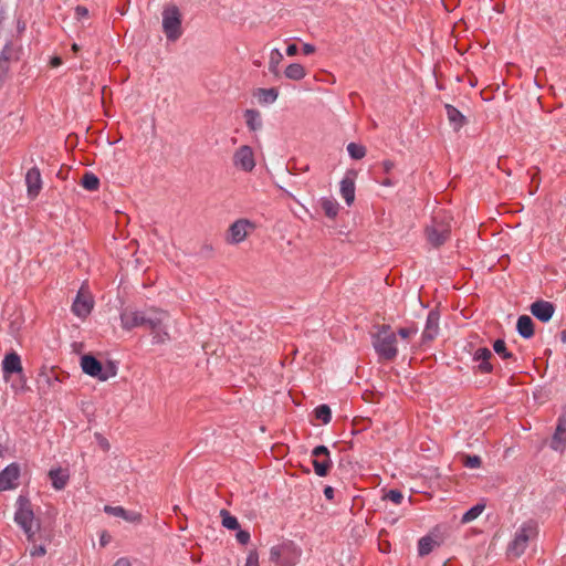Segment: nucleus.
I'll return each instance as SVG.
<instances>
[{
	"instance_id": "obj_46",
	"label": "nucleus",
	"mask_w": 566,
	"mask_h": 566,
	"mask_svg": "<svg viewBox=\"0 0 566 566\" xmlns=\"http://www.w3.org/2000/svg\"><path fill=\"white\" fill-rule=\"evenodd\" d=\"M75 12L78 18H83L88 14V10L85 7L81 6L76 7Z\"/></svg>"
},
{
	"instance_id": "obj_31",
	"label": "nucleus",
	"mask_w": 566,
	"mask_h": 566,
	"mask_svg": "<svg viewBox=\"0 0 566 566\" xmlns=\"http://www.w3.org/2000/svg\"><path fill=\"white\" fill-rule=\"evenodd\" d=\"M81 185L86 190L95 191L98 189L99 180L94 174L86 172L82 177Z\"/></svg>"
},
{
	"instance_id": "obj_11",
	"label": "nucleus",
	"mask_w": 566,
	"mask_h": 566,
	"mask_svg": "<svg viewBox=\"0 0 566 566\" xmlns=\"http://www.w3.org/2000/svg\"><path fill=\"white\" fill-rule=\"evenodd\" d=\"M20 465L11 463L0 472V492L14 490L19 485Z\"/></svg>"
},
{
	"instance_id": "obj_34",
	"label": "nucleus",
	"mask_w": 566,
	"mask_h": 566,
	"mask_svg": "<svg viewBox=\"0 0 566 566\" xmlns=\"http://www.w3.org/2000/svg\"><path fill=\"white\" fill-rule=\"evenodd\" d=\"M220 515L222 517V525L228 530H238L240 524L238 518L231 515L227 510H221Z\"/></svg>"
},
{
	"instance_id": "obj_40",
	"label": "nucleus",
	"mask_w": 566,
	"mask_h": 566,
	"mask_svg": "<svg viewBox=\"0 0 566 566\" xmlns=\"http://www.w3.org/2000/svg\"><path fill=\"white\" fill-rule=\"evenodd\" d=\"M384 499L391 501L394 504L399 505L403 500V494L398 490H390Z\"/></svg>"
},
{
	"instance_id": "obj_45",
	"label": "nucleus",
	"mask_w": 566,
	"mask_h": 566,
	"mask_svg": "<svg viewBox=\"0 0 566 566\" xmlns=\"http://www.w3.org/2000/svg\"><path fill=\"white\" fill-rule=\"evenodd\" d=\"M111 535L107 532H103L99 536L101 546L105 547L111 542Z\"/></svg>"
},
{
	"instance_id": "obj_27",
	"label": "nucleus",
	"mask_w": 566,
	"mask_h": 566,
	"mask_svg": "<svg viewBox=\"0 0 566 566\" xmlns=\"http://www.w3.org/2000/svg\"><path fill=\"white\" fill-rule=\"evenodd\" d=\"M282 61H283V54L280 52L279 49H273L270 52L268 66H269V71L275 77H280V69H279V66H280Z\"/></svg>"
},
{
	"instance_id": "obj_8",
	"label": "nucleus",
	"mask_w": 566,
	"mask_h": 566,
	"mask_svg": "<svg viewBox=\"0 0 566 566\" xmlns=\"http://www.w3.org/2000/svg\"><path fill=\"white\" fill-rule=\"evenodd\" d=\"M450 232V223L439 216H436L432 224L426 229L428 241L434 247L443 244L448 240Z\"/></svg>"
},
{
	"instance_id": "obj_30",
	"label": "nucleus",
	"mask_w": 566,
	"mask_h": 566,
	"mask_svg": "<svg viewBox=\"0 0 566 566\" xmlns=\"http://www.w3.org/2000/svg\"><path fill=\"white\" fill-rule=\"evenodd\" d=\"M436 545H437V542L432 537H430V536L421 537L418 542L419 555L424 556V555L430 554Z\"/></svg>"
},
{
	"instance_id": "obj_29",
	"label": "nucleus",
	"mask_w": 566,
	"mask_h": 566,
	"mask_svg": "<svg viewBox=\"0 0 566 566\" xmlns=\"http://www.w3.org/2000/svg\"><path fill=\"white\" fill-rule=\"evenodd\" d=\"M255 96L259 98V102L270 104L276 101L277 91L275 88H259Z\"/></svg>"
},
{
	"instance_id": "obj_7",
	"label": "nucleus",
	"mask_w": 566,
	"mask_h": 566,
	"mask_svg": "<svg viewBox=\"0 0 566 566\" xmlns=\"http://www.w3.org/2000/svg\"><path fill=\"white\" fill-rule=\"evenodd\" d=\"M301 556V551L292 543L276 545L270 549V560L281 566H294Z\"/></svg>"
},
{
	"instance_id": "obj_16",
	"label": "nucleus",
	"mask_w": 566,
	"mask_h": 566,
	"mask_svg": "<svg viewBox=\"0 0 566 566\" xmlns=\"http://www.w3.org/2000/svg\"><path fill=\"white\" fill-rule=\"evenodd\" d=\"M551 448L555 451H564L566 448V415L557 420L555 433L551 441Z\"/></svg>"
},
{
	"instance_id": "obj_58",
	"label": "nucleus",
	"mask_w": 566,
	"mask_h": 566,
	"mask_svg": "<svg viewBox=\"0 0 566 566\" xmlns=\"http://www.w3.org/2000/svg\"><path fill=\"white\" fill-rule=\"evenodd\" d=\"M563 339L566 340V331L563 332Z\"/></svg>"
},
{
	"instance_id": "obj_38",
	"label": "nucleus",
	"mask_w": 566,
	"mask_h": 566,
	"mask_svg": "<svg viewBox=\"0 0 566 566\" xmlns=\"http://www.w3.org/2000/svg\"><path fill=\"white\" fill-rule=\"evenodd\" d=\"M493 349L496 354L502 356L504 359L512 358L513 355L506 349V344L503 339H496L493 344Z\"/></svg>"
},
{
	"instance_id": "obj_39",
	"label": "nucleus",
	"mask_w": 566,
	"mask_h": 566,
	"mask_svg": "<svg viewBox=\"0 0 566 566\" xmlns=\"http://www.w3.org/2000/svg\"><path fill=\"white\" fill-rule=\"evenodd\" d=\"M463 464L470 469H476L481 465V458L478 455H464Z\"/></svg>"
},
{
	"instance_id": "obj_41",
	"label": "nucleus",
	"mask_w": 566,
	"mask_h": 566,
	"mask_svg": "<svg viewBox=\"0 0 566 566\" xmlns=\"http://www.w3.org/2000/svg\"><path fill=\"white\" fill-rule=\"evenodd\" d=\"M416 327H402L398 331V335L400 336L401 340L408 342L412 336L417 334Z\"/></svg>"
},
{
	"instance_id": "obj_10",
	"label": "nucleus",
	"mask_w": 566,
	"mask_h": 566,
	"mask_svg": "<svg viewBox=\"0 0 566 566\" xmlns=\"http://www.w3.org/2000/svg\"><path fill=\"white\" fill-rule=\"evenodd\" d=\"M312 464L318 476H326L332 468V460L328 449L325 446H317L312 451Z\"/></svg>"
},
{
	"instance_id": "obj_54",
	"label": "nucleus",
	"mask_w": 566,
	"mask_h": 566,
	"mask_svg": "<svg viewBox=\"0 0 566 566\" xmlns=\"http://www.w3.org/2000/svg\"><path fill=\"white\" fill-rule=\"evenodd\" d=\"M388 547H389V544H388V543H386V544L384 545V547L380 545V549H381L382 552H387V551H388Z\"/></svg>"
},
{
	"instance_id": "obj_4",
	"label": "nucleus",
	"mask_w": 566,
	"mask_h": 566,
	"mask_svg": "<svg viewBox=\"0 0 566 566\" xmlns=\"http://www.w3.org/2000/svg\"><path fill=\"white\" fill-rule=\"evenodd\" d=\"M374 347L381 359L392 360L397 356V336L389 326H381L374 336Z\"/></svg>"
},
{
	"instance_id": "obj_24",
	"label": "nucleus",
	"mask_w": 566,
	"mask_h": 566,
	"mask_svg": "<svg viewBox=\"0 0 566 566\" xmlns=\"http://www.w3.org/2000/svg\"><path fill=\"white\" fill-rule=\"evenodd\" d=\"M245 124L251 132L260 130L263 126L262 117L259 111L247 109L244 112Z\"/></svg>"
},
{
	"instance_id": "obj_13",
	"label": "nucleus",
	"mask_w": 566,
	"mask_h": 566,
	"mask_svg": "<svg viewBox=\"0 0 566 566\" xmlns=\"http://www.w3.org/2000/svg\"><path fill=\"white\" fill-rule=\"evenodd\" d=\"M92 308L93 300L91 295L87 292L83 291V289H81L72 305L73 313L76 316L84 318L91 313Z\"/></svg>"
},
{
	"instance_id": "obj_32",
	"label": "nucleus",
	"mask_w": 566,
	"mask_h": 566,
	"mask_svg": "<svg viewBox=\"0 0 566 566\" xmlns=\"http://www.w3.org/2000/svg\"><path fill=\"white\" fill-rule=\"evenodd\" d=\"M485 509V505L484 504H476L474 505L473 507H471L469 511H467L462 518H461V522L463 524H467V523H470L472 521H474L475 518H478L482 512L484 511Z\"/></svg>"
},
{
	"instance_id": "obj_23",
	"label": "nucleus",
	"mask_w": 566,
	"mask_h": 566,
	"mask_svg": "<svg viewBox=\"0 0 566 566\" xmlns=\"http://www.w3.org/2000/svg\"><path fill=\"white\" fill-rule=\"evenodd\" d=\"M516 328L524 338H531L534 335V324L530 316L522 315L517 319Z\"/></svg>"
},
{
	"instance_id": "obj_9",
	"label": "nucleus",
	"mask_w": 566,
	"mask_h": 566,
	"mask_svg": "<svg viewBox=\"0 0 566 566\" xmlns=\"http://www.w3.org/2000/svg\"><path fill=\"white\" fill-rule=\"evenodd\" d=\"M232 161L237 169L244 172L252 171L256 165L254 151L248 145H242L234 151Z\"/></svg>"
},
{
	"instance_id": "obj_25",
	"label": "nucleus",
	"mask_w": 566,
	"mask_h": 566,
	"mask_svg": "<svg viewBox=\"0 0 566 566\" xmlns=\"http://www.w3.org/2000/svg\"><path fill=\"white\" fill-rule=\"evenodd\" d=\"M447 117L455 130H459L465 123V117L454 106L446 105Z\"/></svg>"
},
{
	"instance_id": "obj_56",
	"label": "nucleus",
	"mask_w": 566,
	"mask_h": 566,
	"mask_svg": "<svg viewBox=\"0 0 566 566\" xmlns=\"http://www.w3.org/2000/svg\"><path fill=\"white\" fill-rule=\"evenodd\" d=\"M293 557H294V554H293V553H287V554L285 555V558H286V559H293Z\"/></svg>"
},
{
	"instance_id": "obj_18",
	"label": "nucleus",
	"mask_w": 566,
	"mask_h": 566,
	"mask_svg": "<svg viewBox=\"0 0 566 566\" xmlns=\"http://www.w3.org/2000/svg\"><path fill=\"white\" fill-rule=\"evenodd\" d=\"M104 512L108 515L120 517L128 523H139L142 520L140 513L127 511L123 506L105 505Z\"/></svg>"
},
{
	"instance_id": "obj_15",
	"label": "nucleus",
	"mask_w": 566,
	"mask_h": 566,
	"mask_svg": "<svg viewBox=\"0 0 566 566\" xmlns=\"http://www.w3.org/2000/svg\"><path fill=\"white\" fill-rule=\"evenodd\" d=\"M25 185H27L28 196L31 199L36 198L42 189V178H41L39 168L32 167L27 171Z\"/></svg>"
},
{
	"instance_id": "obj_59",
	"label": "nucleus",
	"mask_w": 566,
	"mask_h": 566,
	"mask_svg": "<svg viewBox=\"0 0 566 566\" xmlns=\"http://www.w3.org/2000/svg\"><path fill=\"white\" fill-rule=\"evenodd\" d=\"M563 339L566 340V331L563 332Z\"/></svg>"
},
{
	"instance_id": "obj_12",
	"label": "nucleus",
	"mask_w": 566,
	"mask_h": 566,
	"mask_svg": "<svg viewBox=\"0 0 566 566\" xmlns=\"http://www.w3.org/2000/svg\"><path fill=\"white\" fill-rule=\"evenodd\" d=\"M252 228L253 226L249 220H237L229 228L227 241L232 244L242 242L248 237Z\"/></svg>"
},
{
	"instance_id": "obj_3",
	"label": "nucleus",
	"mask_w": 566,
	"mask_h": 566,
	"mask_svg": "<svg viewBox=\"0 0 566 566\" xmlns=\"http://www.w3.org/2000/svg\"><path fill=\"white\" fill-rule=\"evenodd\" d=\"M14 522L23 530L29 541H33V536L38 530L34 521V514L30 501L20 495L15 502Z\"/></svg>"
},
{
	"instance_id": "obj_37",
	"label": "nucleus",
	"mask_w": 566,
	"mask_h": 566,
	"mask_svg": "<svg viewBox=\"0 0 566 566\" xmlns=\"http://www.w3.org/2000/svg\"><path fill=\"white\" fill-rule=\"evenodd\" d=\"M10 50L6 46L0 54V80H2L9 70Z\"/></svg>"
},
{
	"instance_id": "obj_21",
	"label": "nucleus",
	"mask_w": 566,
	"mask_h": 566,
	"mask_svg": "<svg viewBox=\"0 0 566 566\" xmlns=\"http://www.w3.org/2000/svg\"><path fill=\"white\" fill-rule=\"evenodd\" d=\"M49 478L52 482V486L55 490H63L67 484L70 474H69L67 470L57 468V469H51L49 471Z\"/></svg>"
},
{
	"instance_id": "obj_57",
	"label": "nucleus",
	"mask_w": 566,
	"mask_h": 566,
	"mask_svg": "<svg viewBox=\"0 0 566 566\" xmlns=\"http://www.w3.org/2000/svg\"><path fill=\"white\" fill-rule=\"evenodd\" d=\"M72 50H73L74 52H77V51H78V45H77V44H73Z\"/></svg>"
},
{
	"instance_id": "obj_43",
	"label": "nucleus",
	"mask_w": 566,
	"mask_h": 566,
	"mask_svg": "<svg viewBox=\"0 0 566 566\" xmlns=\"http://www.w3.org/2000/svg\"><path fill=\"white\" fill-rule=\"evenodd\" d=\"M46 551H45V547L42 546V545H34L31 549H30V555L32 557H39V556H43L45 555Z\"/></svg>"
},
{
	"instance_id": "obj_26",
	"label": "nucleus",
	"mask_w": 566,
	"mask_h": 566,
	"mask_svg": "<svg viewBox=\"0 0 566 566\" xmlns=\"http://www.w3.org/2000/svg\"><path fill=\"white\" fill-rule=\"evenodd\" d=\"M340 193L347 205H352L355 200V184L350 178H344L340 181Z\"/></svg>"
},
{
	"instance_id": "obj_55",
	"label": "nucleus",
	"mask_w": 566,
	"mask_h": 566,
	"mask_svg": "<svg viewBox=\"0 0 566 566\" xmlns=\"http://www.w3.org/2000/svg\"><path fill=\"white\" fill-rule=\"evenodd\" d=\"M382 185H385V186H391L392 184H391L390 179H385V180L382 181Z\"/></svg>"
},
{
	"instance_id": "obj_33",
	"label": "nucleus",
	"mask_w": 566,
	"mask_h": 566,
	"mask_svg": "<svg viewBox=\"0 0 566 566\" xmlns=\"http://www.w3.org/2000/svg\"><path fill=\"white\" fill-rule=\"evenodd\" d=\"M322 209L328 218H335L338 213V203L333 199H323Z\"/></svg>"
},
{
	"instance_id": "obj_44",
	"label": "nucleus",
	"mask_w": 566,
	"mask_h": 566,
	"mask_svg": "<svg viewBox=\"0 0 566 566\" xmlns=\"http://www.w3.org/2000/svg\"><path fill=\"white\" fill-rule=\"evenodd\" d=\"M237 539H238L239 543L245 545L250 541V533L247 532V531H239L237 533Z\"/></svg>"
},
{
	"instance_id": "obj_5",
	"label": "nucleus",
	"mask_w": 566,
	"mask_h": 566,
	"mask_svg": "<svg viewBox=\"0 0 566 566\" xmlns=\"http://www.w3.org/2000/svg\"><path fill=\"white\" fill-rule=\"evenodd\" d=\"M163 31L168 41L176 42L182 35V15L177 6L171 4L163 10Z\"/></svg>"
},
{
	"instance_id": "obj_51",
	"label": "nucleus",
	"mask_w": 566,
	"mask_h": 566,
	"mask_svg": "<svg viewBox=\"0 0 566 566\" xmlns=\"http://www.w3.org/2000/svg\"><path fill=\"white\" fill-rule=\"evenodd\" d=\"M394 167V163L390 160H386L382 163V168L386 172H389Z\"/></svg>"
},
{
	"instance_id": "obj_36",
	"label": "nucleus",
	"mask_w": 566,
	"mask_h": 566,
	"mask_svg": "<svg viewBox=\"0 0 566 566\" xmlns=\"http://www.w3.org/2000/svg\"><path fill=\"white\" fill-rule=\"evenodd\" d=\"M347 151L354 159H361L366 155V148L363 145L356 143H349L347 145Z\"/></svg>"
},
{
	"instance_id": "obj_42",
	"label": "nucleus",
	"mask_w": 566,
	"mask_h": 566,
	"mask_svg": "<svg viewBox=\"0 0 566 566\" xmlns=\"http://www.w3.org/2000/svg\"><path fill=\"white\" fill-rule=\"evenodd\" d=\"M244 566H260L259 565V556H258V553L254 552V551H251L249 554H248V557H247V560H245V565Z\"/></svg>"
},
{
	"instance_id": "obj_52",
	"label": "nucleus",
	"mask_w": 566,
	"mask_h": 566,
	"mask_svg": "<svg viewBox=\"0 0 566 566\" xmlns=\"http://www.w3.org/2000/svg\"><path fill=\"white\" fill-rule=\"evenodd\" d=\"M61 64H62V60H61V57H59V56H54V57L51 60V65H52L53 67H57V66H60Z\"/></svg>"
},
{
	"instance_id": "obj_50",
	"label": "nucleus",
	"mask_w": 566,
	"mask_h": 566,
	"mask_svg": "<svg viewBox=\"0 0 566 566\" xmlns=\"http://www.w3.org/2000/svg\"><path fill=\"white\" fill-rule=\"evenodd\" d=\"M113 566H130V563L127 558L125 557H122V558H118L114 564Z\"/></svg>"
},
{
	"instance_id": "obj_49",
	"label": "nucleus",
	"mask_w": 566,
	"mask_h": 566,
	"mask_svg": "<svg viewBox=\"0 0 566 566\" xmlns=\"http://www.w3.org/2000/svg\"><path fill=\"white\" fill-rule=\"evenodd\" d=\"M286 54L289 56H294L297 54V46L295 44H290L287 48H286Z\"/></svg>"
},
{
	"instance_id": "obj_14",
	"label": "nucleus",
	"mask_w": 566,
	"mask_h": 566,
	"mask_svg": "<svg viewBox=\"0 0 566 566\" xmlns=\"http://www.w3.org/2000/svg\"><path fill=\"white\" fill-rule=\"evenodd\" d=\"M145 315H146V310L145 311H135V310L126 308L120 314L122 327L129 331V329H133L136 327L144 326Z\"/></svg>"
},
{
	"instance_id": "obj_47",
	"label": "nucleus",
	"mask_w": 566,
	"mask_h": 566,
	"mask_svg": "<svg viewBox=\"0 0 566 566\" xmlns=\"http://www.w3.org/2000/svg\"><path fill=\"white\" fill-rule=\"evenodd\" d=\"M303 52H304V54L310 55V54L315 52V46L310 44V43H304L303 44Z\"/></svg>"
},
{
	"instance_id": "obj_1",
	"label": "nucleus",
	"mask_w": 566,
	"mask_h": 566,
	"mask_svg": "<svg viewBox=\"0 0 566 566\" xmlns=\"http://www.w3.org/2000/svg\"><path fill=\"white\" fill-rule=\"evenodd\" d=\"M170 316L167 312L148 308L144 319V326L150 331L155 344H164L171 339L169 334Z\"/></svg>"
},
{
	"instance_id": "obj_19",
	"label": "nucleus",
	"mask_w": 566,
	"mask_h": 566,
	"mask_svg": "<svg viewBox=\"0 0 566 566\" xmlns=\"http://www.w3.org/2000/svg\"><path fill=\"white\" fill-rule=\"evenodd\" d=\"M531 313L542 322H548L554 314V306L547 301H536L531 305Z\"/></svg>"
},
{
	"instance_id": "obj_20",
	"label": "nucleus",
	"mask_w": 566,
	"mask_h": 566,
	"mask_svg": "<svg viewBox=\"0 0 566 566\" xmlns=\"http://www.w3.org/2000/svg\"><path fill=\"white\" fill-rule=\"evenodd\" d=\"M439 333V314L434 311H431L428 314L426 327L422 333V339L423 342H431L433 340Z\"/></svg>"
},
{
	"instance_id": "obj_35",
	"label": "nucleus",
	"mask_w": 566,
	"mask_h": 566,
	"mask_svg": "<svg viewBox=\"0 0 566 566\" xmlns=\"http://www.w3.org/2000/svg\"><path fill=\"white\" fill-rule=\"evenodd\" d=\"M316 419H319L323 421L324 424L329 423L332 419V411L331 408L327 405H321L315 408L314 410Z\"/></svg>"
},
{
	"instance_id": "obj_28",
	"label": "nucleus",
	"mask_w": 566,
	"mask_h": 566,
	"mask_svg": "<svg viewBox=\"0 0 566 566\" xmlns=\"http://www.w3.org/2000/svg\"><path fill=\"white\" fill-rule=\"evenodd\" d=\"M284 74L290 80L300 81L305 77L306 71L303 65L298 63H292L285 69Z\"/></svg>"
},
{
	"instance_id": "obj_17",
	"label": "nucleus",
	"mask_w": 566,
	"mask_h": 566,
	"mask_svg": "<svg viewBox=\"0 0 566 566\" xmlns=\"http://www.w3.org/2000/svg\"><path fill=\"white\" fill-rule=\"evenodd\" d=\"M3 377L7 379L12 374L22 371L21 358L15 352L7 354L2 360Z\"/></svg>"
},
{
	"instance_id": "obj_22",
	"label": "nucleus",
	"mask_w": 566,
	"mask_h": 566,
	"mask_svg": "<svg viewBox=\"0 0 566 566\" xmlns=\"http://www.w3.org/2000/svg\"><path fill=\"white\" fill-rule=\"evenodd\" d=\"M492 357V353L486 347L478 348L473 355V359L476 361H481L479 365V370L481 373H491L492 371V365L490 364V358Z\"/></svg>"
},
{
	"instance_id": "obj_6",
	"label": "nucleus",
	"mask_w": 566,
	"mask_h": 566,
	"mask_svg": "<svg viewBox=\"0 0 566 566\" xmlns=\"http://www.w3.org/2000/svg\"><path fill=\"white\" fill-rule=\"evenodd\" d=\"M81 367L82 370L101 381H106L107 379L115 377L117 374V369L113 364H108L107 366H103L94 356L84 355L81 358Z\"/></svg>"
},
{
	"instance_id": "obj_48",
	"label": "nucleus",
	"mask_w": 566,
	"mask_h": 566,
	"mask_svg": "<svg viewBox=\"0 0 566 566\" xmlns=\"http://www.w3.org/2000/svg\"><path fill=\"white\" fill-rule=\"evenodd\" d=\"M334 489L332 486H326L324 489V495L327 500H333L334 499Z\"/></svg>"
},
{
	"instance_id": "obj_53",
	"label": "nucleus",
	"mask_w": 566,
	"mask_h": 566,
	"mask_svg": "<svg viewBox=\"0 0 566 566\" xmlns=\"http://www.w3.org/2000/svg\"><path fill=\"white\" fill-rule=\"evenodd\" d=\"M101 447L104 449V450H108L109 449V443L104 439V438H101V442H99Z\"/></svg>"
},
{
	"instance_id": "obj_2",
	"label": "nucleus",
	"mask_w": 566,
	"mask_h": 566,
	"mask_svg": "<svg viewBox=\"0 0 566 566\" xmlns=\"http://www.w3.org/2000/svg\"><path fill=\"white\" fill-rule=\"evenodd\" d=\"M538 535V524L528 520L520 525L515 531L513 539L507 546V554L513 557H520L526 551L528 543Z\"/></svg>"
}]
</instances>
